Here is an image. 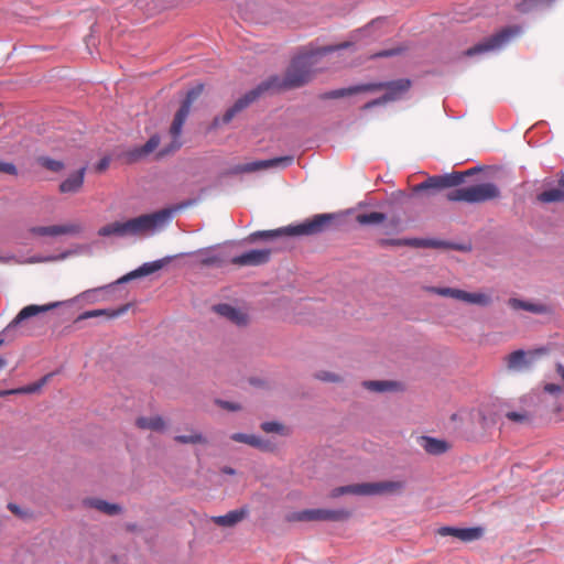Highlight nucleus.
<instances>
[{
	"instance_id": "nucleus-1",
	"label": "nucleus",
	"mask_w": 564,
	"mask_h": 564,
	"mask_svg": "<svg viewBox=\"0 0 564 564\" xmlns=\"http://www.w3.org/2000/svg\"><path fill=\"white\" fill-rule=\"evenodd\" d=\"M411 85L412 83L410 79L400 78L391 82L368 83L348 88L335 89L324 93L321 97L323 99H338L359 93L386 90L383 97L387 102H391L401 99L409 91Z\"/></svg>"
},
{
	"instance_id": "nucleus-2",
	"label": "nucleus",
	"mask_w": 564,
	"mask_h": 564,
	"mask_svg": "<svg viewBox=\"0 0 564 564\" xmlns=\"http://www.w3.org/2000/svg\"><path fill=\"white\" fill-rule=\"evenodd\" d=\"M350 45V42H344L335 46H324L315 52H305L300 54L292 61L288 68L284 77V85L289 88H296L305 85L312 78V66L314 64L315 56L347 48Z\"/></svg>"
},
{
	"instance_id": "nucleus-3",
	"label": "nucleus",
	"mask_w": 564,
	"mask_h": 564,
	"mask_svg": "<svg viewBox=\"0 0 564 564\" xmlns=\"http://www.w3.org/2000/svg\"><path fill=\"white\" fill-rule=\"evenodd\" d=\"M334 219L333 214H317L297 225H290L274 230H261L250 235L252 241L274 239L282 236H313L324 232Z\"/></svg>"
},
{
	"instance_id": "nucleus-4",
	"label": "nucleus",
	"mask_w": 564,
	"mask_h": 564,
	"mask_svg": "<svg viewBox=\"0 0 564 564\" xmlns=\"http://www.w3.org/2000/svg\"><path fill=\"white\" fill-rule=\"evenodd\" d=\"M500 189L495 183H479L459 188H454L446 194L449 202H463L467 204H482L500 197Z\"/></svg>"
},
{
	"instance_id": "nucleus-5",
	"label": "nucleus",
	"mask_w": 564,
	"mask_h": 564,
	"mask_svg": "<svg viewBox=\"0 0 564 564\" xmlns=\"http://www.w3.org/2000/svg\"><path fill=\"white\" fill-rule=\"evenodd\" d=\"M203 91V85H197L196 87L189 89L186 94L185 99L183 100L180 109L174 116L173 122L170 127V134L172 137V142L169 147L162 149L159 153V158H163L174 151L178 150L182 145L180 141V137L182 133L183 126L189 115L193 102L200 96Z\"/></svg>"
},
{
	"instance_id": "nucleus-6",
	"label": "nucleus",
	"mask_w": 564,
	"mask_h": 564,
	"mask_svg": "<svg viewBox=\"0 0 564 564\" xmlns=\"http://www.w3.org/2000/svg\"><path fill=\"white\" fill-rule=\"evenodd\" d=\"M170 209L144 214L127 221L128 236H142L165 225L171 218Z\"/></svg>"
},
{
	"instance_id": "nucleus-7",
	"label": "nucleus",
	"mask_w": 564,
	"mask_h": 564,
	"mask_svg": "<svg viewBox=\"0 0 564 564\" xmlns=\"http://www.w3.org/2000/svg\"><path fill=\"white\" fill-rule=\"evenodd\" d=\"M425 290L430 293L443 297H451L467 304H474L478 306H489L492 303L491 295L486 292H467L460 289L440 286H429Z\"/></svg>"
},
{
	"instance_id": "nucleus-8",
	"label": "nucleus",
	"mask_w": 564,
	"mask_h": 564,
	"mask_svg": "<svg viewBox=\"0 0 564 564\" xmlns=\"http://www.w3.org/2000/svg\"><path fill=\"white\" fill-rule=\"evenodd\" d=\"M521 33V28L519 25L508 26L491 35L490 37L484 40L482 42L474 45L473 47L466 51V55L474 56L476 54H481L485 52L498 50L507 44L512 37L519 35Z\"/></svg>"
},
{
	"instance_id": "nucleus-9",
	"label": "nucleus",
	"mask_w": 564,
	"mask_h": 564,
	"mask_svg": "<svg viewBox=\"0 0 564 564\" xmlns=\"http://www.w3.org/2000/svg\"><path fill=\"white\" fill-rule=\"evenodd\" d=\"M350 511L346 509H306L292 513L289 517L290 521H346L350 518Z\"/></svg>"
},
{
	"instance_id": "nucleus-10",
	"label": "nucleus",
	"mask_w": 564,
	"mask_h": 564,
	"mask_svg": "<svg viewBox=\"0 0 564 564\" xmlns=\"http://www.w3.org/2000/svg\"><path fill=\"white\" fill-rule=\"evenodd\" d=\"M463 174L460 172H453L445 175L431 176L426 181L413 186L414 193H420L427 189H443L456 187L463 184Z\"/></svg>"
},
{
	"instance_id": "nucleus-11",
	"label": "nucleus",
	"mask_w": 564,
	"mask_h": 564,
	"mask_svg": "<svg viewBox=\"0 0 564 564\" xmlns=\"http://www.w3.org/2000/svg\"><path fill=\"white\" fill-rule=\"evenodd\" d=\"M83 229L79 221H70L62 225L34 226L30 228V234L39 237L77 236Z\"/></svg>"
},
{
	"instance_id": "nucleus-12",
	"label": "nucleus",
	"mask_w": 564,
	"mask_h": 564,
	"mask_svg": "<svg viewBox=\"0 0 564 564\" xmlns=\"http://www.w3.org/2000/svg\"><path fill=\"white\" fill-rule=\"evenodd\" d=\"M269 89V84L263 83L259 85L257 88L248 91L241 98H239L232 107H230L223 116L221 123L226 124L229 123L235 116L247 108L250 104L256 101L262 94Z\"/></svg>"
},
{
	"instance_id": "nucleus-13",
	"label": "nucleus",
	"mask_w": 564,
	"mask_h": 564,
	"mask_svg": "<svg viewBox=\"0 0 564 564\" xmlns=\"http://www.w3.org/2000/svg\"><path fill=\"white\" fill-rule=\"evenodd\" d=\"M294 161L292 155L279 156L270 160L254 161L241 165H237L235 167V172L237 173H251L260 170H265L270 167L282 166L286 167L291 165Z\"/></svg>"
},
{
	"instance_id": "nucleus-14",
	"label": "nucleus",
	"mask_w": 564,
	"mask_h": 564,
	"mask_svg": "<svg viewBox=\"0 0 564 564\" xmlns=\"http://www.w3.org/2000/svg\"><path fill=\"white\" fill-rule=\"evenodd\" d=\"M405 482L402 480H384L378 482H364L365 496H383L402 492Z\"/></svg>"
},
{
	"instance_id": "nucleus-15",
	"label": "nucleus",
	"mask_w": 564,
	"mask_h": 564,
	"mask_svg": "<svg viewBox=\"0 0 564 564\" xmlns=\"http://www.w3.org/2000/svg\"><path fill=\"white\" fill-rule=\"evenodd\" d=\"M170 261H171V258L166 257V258L159 259V260H155L152 262L143 263L138 269H135V270L127 273L126 275L121 276L120 279H118L116 283L122 284V283H127L131 280L152 274V273L161 270L162 268H164Z\"/></svg>"
},
{
	"instance_id": "nucleus-16",
	"label": "nucleus",
	"mask_w": 564,
	"mask_h": 564,
	"mask_svg": "<svg viewBox=\"0 0 564 564\" xmlns=\"http://www.w3.org/2000/svg\"><path fill=\"white\" fill-rule=\"evenodd\" d=\"M270 256L271 250L269 249H254L234 257L231 263L238 267L260 265L267 263Z\"/></svg>"
},
{
	"instance_id": "nucleus-17",
	"label": "nucleus",
	"mask_w": 564,
	"mask_h": 564,
	"mask_svg": "<svg viewBox=\"0 0 564 564\" xmlns=\"http://www.w3.org/2000/svg\"><path fill=\"white\" fill-rule=\"evenodd\" d=\"M481 528H453V527H442L437 530V534L441 536H454L464 542H470L478 540L482 536Z\"/></svg>"
},
{
	"instance_id": "nucleus-18",
	"label": "nucleus",
	"mask_w": 564,
	"mask_h": 564,
	"mask_svg": "<svg viewBox=\"0 0 564 564\" xmlns=\"http://www.w3.org/2000/svg\"><path fill=\"white\" fill-rule=\"evenodd\" d=\"M213 310L237 326H246L249 323V316L246 312L229 304H217Z\"/></svg>"
},
{
	"instance_id": "nucleus-19",
	"label": "nucleus",
	"mask_w": 564,
	"mask_h": 564,
	"mask_svg": "<svg viewBox=\"0 0 564 564\" xmlns=\"http://www.w3.org/2000/svg\"><path fill=\"white\" fill-rule=\"evenodd\" d=\"M59 305V303H51L45 305H28L23 307L18 315L10 322V324L7 326V329H11L17 327L22 321L28 319L30 317H33L40 313H44L47 311H51L52 308H55Z\"/></svg>"
},
{
	"instance_id": "nucleus-20",
	"label": "nucleus",
	"mask_w": 564,
	"mask_h": 564,
	"mask_svg": "<svg viewBox=\"0 0 564 564\" xmlns=\"http://www.w3.org/2000/svg\"><path fill=\"white\" fill-rule=\"evenodd\" d=\"M86 169L82 167L65 178L58 186L62 194H77L82 191L85 181Z\"/></svg>"
},
{
	"instance_id": "nucleus-21",
	"label": "nucleus",
	"mask_w": 564,
	"mask_h": 564,
	"mask_svg": "<svg viewBox=\"0 0 564 564\" xmlns=\"http://www.w3.org/2000/svg\"><path fill=\"white\" fill-rule=\"evenodd\" d=\"M533 359V352H525L524 350H516L509 354L506 358L507 367L509 370H521L530 367Z\"/></svg>"
},
{
	"instance_id": "nucleus-22",
	"label": "nucleus",
	"mask_w": 564,
	"mask_h": 564,
	"mask_svg": "<svg viewBox=\"0 0 564 564\" xmlns=\"http://www.w3.org/2000/svg\"><path fill=\"white\" fill-rule=\"evenodd\" d=\"M83 505L108 516H115L121 512V507L119 505L110 503L99 498H86L83 500Z\"/></svg>"
},
{
	"instance_id": "nucleus-23",
	"label": "nucleus",
	"mask_w": 564,
	"mask_h": 564,
	"mask_svg": "<svg viewBox=\"0 0 564 564\" xmlns=\"http://www.w3.org/2000/svg\"><path fill=\"white\" fill-rule=\"evenodd\" d=\"M247 513L246 509L231 510L224 516L213 517L212 521L219 527L231 528L242 521Z\"/></svg>"
},
{
	"instance_id": "nucleus-24",
	"label": "nucleus",
	"mask_w": 564,
	"mask_h": 564,
	"mask_svg": "<svg viewBox=\"0 0 564 564\" xmlns=\"http://www.w3.org/2000/svg\"><path fill=\"white\" fill-rule=\"evenodd\" d=\"M421 446L431 455H441L449 449V444L447 442L430 436L422 437Z\"/></svg>"
},
{
	"instance_id": "nucleus-25",
	"label": "nucleus",
	"mask_w": 564,
	"mask_h": 564,
	"mask_svg": "<svg viewBox=\"0 0 564 564\" xmlns=\"http://www.w3.org/2000/svg\"><path fill=\"white\" fill-rule=\"evenodd\" d=\"M100 237H126L128 236L127 221H113L98 229Z\"/></svg>"
},
{
	"instance_id": "nucleus-26",
	"label": "nucleus",
	"mask_w": 564,
	"mask_h": 564,
	"mask_svg": "<svg viewBox=\"0 0 564 564\" xmlns=\"http://www.w3.org/2000/svg\"><path fill=\"white\" fill-rule=\"evenodd\" d=\"M560 188L546 189L538 195V200L544 204L564 200V176L560 180Z\"/></svg>"
},
{
	"instance_id": "nucleus-27",
	"label": "nucleus",
	"mask_w": 564,
	"mask_h": 564,
	"mask_svg": "<svg viewBox=\"0 0 564 564\" xmlns=\"http://www.w3.org/2000/svg\"><path fill=\"white\" fill-rule=\"evenodd\" d=\"M127 310H128V306L126 305L116 311H107V310L86 311V312L79 314L75 318L74 323L76 324V323H79V322L88 319V318L99 317V316H104V315H106L108 317H118L121 314H123L124 312H127Z\"/></svg>"
},
{
	"instance_id": "nucleus-28",
	"label": "nucleus",
	"mask_w": 564,
	"mask_h": 564,
	"mask_svg": "<svg viewBox=\"0 0 564 564\" xmlns=\"http://www.w3.org/2000/svg\"><path fill=\"white\" fill-rule=\"evenodd\" d=\"M137 426L142 430H151V431H162L165 427L164 420L156 415V416H150V417H139L137 419Z\"/></svg>"
},
{
	"instance_id": "nucleus-29",
	"label": "nucleus",
	"mask_w": 564,
	"mask_h": 564,
	"mask_svg": "<svg viewBox=\"0 0 564 564\" xmlns=\"http://www.w3.org/2000/svg\"><path fill=\"white\" fill-rule=\"evenodd\" d=\"M343 495L365 496L364 484H354L336 487L330 490L329 497L335 499Z\"/></svg>"
},
{
	"instance_id": "nucleus-30",
	"label": "nucleus",
	"mask_w": 564,
	"mask_h": 564,
	"mask_svg": "<svg viewBox=\"0 0 564 564\" xmlns=\"http://www.w3.org/2000/svg\"><path fill=\"white\" fill-rule=\"evenodd\" d=\"M160 144V137L158 134L152 135L142 147L134 149L131 155L134 160L141 159L152 153Z\"/></svg>"
},
{
	"instance_id": "nucleus-31",
	"label": "nucleus",
	"mask_w": 564,
	"mask_h": 564,
	"mask_svg": "<svg viewBox=\"0 0 564 564\" xmlns=\"http://www.w3.org/2000/svg\"><path fill=\"white\" fill-rule=\"evenodd\" d=\"M362 386L373 392H384V391H392L398 388V382L394 381H380V380H370V381H364Z\"/></svg>"
},
{
	"instance_id": "nucleus-32",
	"label": "nucleus",
	"mask_w": 564,
	"mask_h": 564,
	"mask_svg": "<svg viewBox=\"0 0 564 564\" xmlns=\"http://www.w3.org/2000/svg\"><path fill=\"white\" fill-rule=\"evenodd\" d=\"M508 304L513 310H524L532 313H543L545 311L544 306L541 304H533L519 299H510Z\"/></svg>"
},
{
	"instance_id": "nucleus-33",
	"label": "nucleus",
	"mask_w": 564,
	"mask_h": 564,
	"mask_svg": "<svg viewBox=\"0 0 564 564\" xmlns=\"http://www.w3.org/2000/svg\"><path fill=\"white\" fill-rule=\"evenodd\" d=\"M413 247L415 248H452L453 246L444 240H437V239H419L413 238Z\"/></svg>"
},
{
	"instance_id": "nucleus-34",
	"label": "nucleus",
	"mask_w": 564,
	"mask_h": 564,
	"mask_svg": "<svg viewBox=\"0 0 564 564\" xmlns=\"http://www.w3.org/2000/svg\"><path fill=\"white\" fill-rule=\"evenodd\" d=\"M386 218L383 213L371 212L368 214H359L356 219L360 225H377L383 223Z\"/></svg>"
},
{
	"instance_id": "nucleus-35",
	"label": "nucleus",
	"mask_w": 564,
	"mask_h": 564,
	"mask_svg": "<svg viewBox=\"0 0 564 564\" xmlns=\"http://www.w3.org/2000/svg\"><path fill=\"white\" fill-rule=\"evenodd\" d=\"M555 0H522L518 10L522 13L529 12L539 6H551Z\"/></svg>"
},
{
	"instance_id": "nucleus-36",
	"label": "nucleus",
	"mask_w": 564,
	"mask_h": 564,
	"mask_svg": "<svg viewBox=\"0 0 564 564\" xmlns=\"http://www.w3.org/2000/svg\"><path fill=\"white\" fill-rule=\"evenodd\" d=\"M40 165L52 172H59L64 169V163L47 156H40L37 159Z\"/></svg>"
},
{
	"instance_id": "nucleus-37",
	"label": "nucleus",
	"mask_w": 564,
	"mask_h": 564,
	"mask_svg": "<svg viewBox=\"0 0 564 564\" xmlns=\"http://www.w3.org/2000/svg\"><path fill=\"white\" fill-rule=\"evenodd\" d=\"M174 440L181 444H205L207 442L200 433H193L191 435H176Z\"/></svg>"
},
{
	"instance_id": "nucleus-38",
	"label": "nucleus",
	"mask_w": 564,
	"mask_h": 564,
	"mask_svg": "<svg viewBox=\"0 0 564 564\" xmlns=\"http://www.w3.org/2000/svg\"><path fill=\"white\" fill-rule=\"evenodd\" d=\"M406 51V47L403 45H399L397 47L390 50L380 51L371 56V58H382V57H391L395 55H400Z\"/></svg>"
},
{
	"instance_id": "nucleus-39",
	"label": "nucleus",
	"mask_w": 564,
	"mask_h": 564,
	"mask_svg": "<svg viewBox=\"0 0 564 564\" xmlns=\"http://www.w3.org/2000/svg\"><path fill=\"white\" fill-rule=\"evenodd\" d=\"M262 431L265 433L285 434V427L279 422H263L261 424Z\"/></svg>"
},
{
	"instance_id": "nucleus-40",
	"label": "nucleus",
	"mask_w": 564,
	"mask_h": 564,
	"mask_svg": "<svg viewBox=\"0 0 564 564\" xmlns=\"http://www.w3.org/2000/svg\"><path fill=\"white\" fill-rule=\"evenodd\" d=\"M252 447L263 452H273L275 449V445L272 442L263 440L259 436H256Z\"/></svg>"
},
{
	"instance_id": "nucleus-41",
	"label": "nucleus",
	"mask_w": 564,
	"mask_h": 564,
	"mask_svg": "<svg viewBox=\"0 0 564 564\" xmlns=\"http://www.w3.org/2000/svg\"><path fill=\"white\" fill-rule=\"evenodd\" d=\"M506 417L512 422L527 423L530 421V416L527 412H514L510 411L506 413Z\"/></svg>"
},
{
	"instance_id": "nucleus-42",
	"label": "nucleus",
	"mask_w": 564,
	"mask_h": 564,
	"mask_svg": "<svg viewBox=\"0 0 564 564\" xmlns=\"http://www.w3.org/2000/svg\"><path fill=\"white\" fill-rule=\"evenodd\" d=\"M257 435L253 434H245V433H234L230 438L238 443H245L249 446H253V442Z\"/></svg>"
},
{
	"instance_id": "nucleus-43",
	"label": "nucleus",
	"mask_w": 564,
	"mask_h": 564,
	"mask_svg": "<svg viewBox=\"0 0 564 564\" xmlns=\"http://www.w3.org/2000/svg\"><path fill=\"white\" fill-rule=\"evenodd\" d=\"M381 246H410L413 247V238L411 239H382Z\"/></svg>"
},
{
	"instance_id": "nucleus-44",
	"label": "nucleus",
	"mask_w": 564,
	"mask_h": 564,
	"mask_svg": "<svg viewBox=\"0 0 564 564\" xmlns=\"http://www.w3.org/2000/svg\"><path fill=\"white\" fill-rule=\"evenodd\" d=\"M44 381H45V378L42 380V382L32 383V384H29V386H25L22 388L11 389V392H18V394L34 393L41 389Z\"/></svg>"
},
{
	"instance_id": "nucleus-45",
	"label": "nucleus",
	"mask_w": 564,
	"mask_h": 564,
	"mask_svg": "<svg viewBox=\"0 0 564 564\" xmlns=\"http://www.w3.org/2000/svg\"><path fill=\"white\" fill-rule=\"evenodd\" d=\"M200 262L203 265H218L219 267L223 264L221 258L217 254L206 256L205 258H203L200 260Z\"/></svg>"
},
{
	"instance_id": "nucleus-46",
	"label": "nucleus",
	"mask_w": 564,
	"mask_h": 564,
	"mask_svg": "<svg viewBox=\"0 0 564 564\" xmlns=\"http://www.w3.org/2000/svg\"><path fill=\"white\" fill-rule=\"evenodd\" d=\"M0 173H6L10 175H17L18 170L13 163L10 162H0Z\"/></svg>"
},
{
	"instance_id": "nucleus-47",
	"label": "nucleus",
	"mask_w": 564,
	"mask_h": 564,
	"mask_svg": "<svg viewBox=\"0 0 564 564\" xmlns=\"http://www.w3.org/2000/svg\"><path fill=\"white\" fill-rule=\"evenodd\" d=\"M316 378L322 381L329 382H335L339 380V377L337 375L330 373L328 371H319L318 373H316Z\"/></svg>"
},
{
	"instance_id": "nucleus-48",
	"label": "nucleus",
	"mask_w": 564,
	"mask_h": 564,
	"mask_svg": "<svg viewBox=\"0 0 564 564\" xmlns=\"http://www.w3.org/2000/svg\"><path fill=\"white\" fill-rule=\"evenodd\" d=\"M384 23V20H381V19H378V20H373L372 22H370L368 25H366L364 29L357 31V33L359 34H370L371 31L377 26V25H381Z\"/></svg>"
},
{
	"instance_id": "nucleus-49",
	"label": "nucleus",
	"mask_w": 564,
	"mask_h": 564,
	"mask_svg": "<svg viewBox=\"0 0 564 564\" xmlns=\"http://www.w3.org/2000/svg\"><path fill=\"white\" fill-rule=\"evenodd\" d=\"M216 403L221 406L223 409L227 410V411H239L241 410V406L238 404V403H234V402H229V401H223V400H217Z\"/></svg>"
},
{
	"instance_id": "nucleus-50",
	"label": "nucleus",
	"mask_w": 564,
	"mask_h": 564,
	"mask_svg": "<svg viewBox=\"0 0 564 564\" xmlns=\"http://www.w3.org/2000/svg\"><path fill=\"white\" fill-rule=\"evenodd\" d=\"M384 104H388V102H387L386 98L382 95L381 97L365 104L362 109L367 110V109H371L372 107L384 105Z\"/></svg>"
},
{
	"instance_id": "nucleus-51",
	"label": "nucleus",
	"mask_w": 564,
	"mask_h": 564,
	"mask_svg": "<svg viewBox=\"0 0 564 564\" xmlns=\"http://www.w3.org/2000/svg\"><path fill=\"white\" fill-rule=\"evenodd\" d=\"M8 509H9L13 514H15L17 517H20V518H23V517H25V514H26V513H25V512H24V511H23V510H22L18 505H15V503H13V502H10V503L8 505Z\"/></svg>"
},
{
	"instance_id": "nucleus-52",
	"label": "nucleus",
	"mask_w": 564,
	"mask_h": 564,
	"mask_svg": "<svg viewBox=\"0 0 564 564\" xmlns=\"http://www.w3.org/2000/svg\"><path fill=\"white\" fill-rule=\"evenodd\" d=\"M561 390L562 388L555 383H547L544 386V391L551 394H557Z\"/></svg>"
},
{
	"instance_id": "nucleus-53",
	"label": "nucleus",
	"mask_w": 564,
	"mask_h": 564,
	"mask_svg": "<svg viewBox=\"0 0 564 564\" xmlns=\"http://www.w3.org/2000/svg\"><path fill=\"white\" fill-rule=\"evenodd\" d=\"M477 169L476 167H473V169H469L467 171H464V172H460V174H463V182L465 181V178L467 176H471L476 173Z\"/></svg>"
},
{
	"instance_id": "nucleus-54",
	"label": "nucleus",
	"mask_w": 564,
	"mask_h": 564,
	"mask_svg": "<svg viewBox=\"0 0 564 564\" xmlns=\"http://www.w3.org/2000/svg\"><path fill=\"white\" fill-rule=\"evenodd\" d=\"M108 163L107 159L101 160L97 166L98 171H104L108 166Z\"/></svg>"
},
{
	"instance_id": "nucleus-55",
	"label": "nucleus",
	"mask_w": 564,
	"mask_h": 564,
	"mask_svg": "<svg viewBox=\"0 0 564 564\" xmlns=\"http://www.w3.org/2000/svg\"><path fill=\"white\" fill-rule=\"evenodd\" d=\"M221 471H223L224 474H227V475H235V474H236V470H235L234 468H231V467H228V466H225V467L221 469Z\"/></svg>"
},
{
	"instance_id": "nucleus-56",
	"label": "nucleus",
	"mask_w": 564,
	"mask_h": 564,
	"mask_svg": "<svg viewBox=\"0 0 564 564\" xmlns=\"http://www.w3.org/2000/svg\"><path fill=\"white\" fill-rule=\"evenodd\" d=\"M9 394H18V392H11V390H0V398Z\"/></svg>"
},
{
	"instance_id": "nucleus-57",
	"label": "nucleus",
	"mask_w": 564,
	"mask_h": 564,
	"mask_svg": "<svg viewBox=\"0 0 564 564\" xmlns=\"http://www.w3.org/2000/svg\"><path fill=\"white\" fill-rule=\"evenodd\" d=\"M101 289H102V288H98V289H94V290H89V291L83 292V293L80 294V296H82V297H86L89 293L95 292V291H99V290H101Z\"/></svg>"
},
{
	"instance_id": "nucleus-58",
	"label": "nucleus",
	"mask_w": 564,
	"mask_h": 564,
	"mask_svg": "<svg viewBox=\"0 0 564 564\" xmlns=\"http://www.w3.org/2000/svg\"><path fill=\"white\" fill-rule=\"evenodd\" d=\"M6 366V360L0 357V369H2Z\"/></svg>"
},
{
	"instance_id": "nucleus-59",
	"label": "nucleus",
	"mask_w": 564,
	"mask_h": 564,
	"mask_svg": "<svg viewBox=\"0 0 564 564\" xmlns=\"http://www.w3.org/2000/svg\"><path fill=\"white\" fill-rule=\"evenodd\" d=\"M214 124L218 126V119H215Z\"/></svg>"
}]
</instances>
